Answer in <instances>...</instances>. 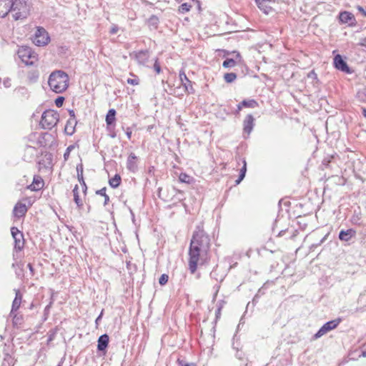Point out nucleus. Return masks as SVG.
Here are the masks:
<instances>
[{
  "instance_id": "obj_39",
  "label": "nucleus",
  "mask_w": 366,
  "mask_h": 366,
  "mask_svg": "<svg viewBox=\"0 0 366 366\" xmlns=\"http://www.w3.org/2000/svg\"><path fill=\"white\" fill-rule=\"evenodd\" d=\"M3 84L6 88H9L11 86V81L9 78H5L4 79Z\"/></svg>"
},
{
  "instance_id": "obj_34",
  "label": "nucleus",
  "mask_w": 366,
  "mask_h": 366,
  "mask_svg": "<svg viewBox=\"0 0 366 366\" xmlns=\"http://www.w3.org/2000/svg\"><path fill=\"white\" fill-rule=\"evenodd\" d=\"M97 194L104 197V204H107L109 200V196L106 194V188H102L98 191H97Z\"/></svg>"
},
{
  "instance_id": "obj_50",
  "label": "nucleus",
  "mask_w": 366,
  "mask_h": 366,
  "mask_svg": "<svg viewBox=\"0 0 366 366\" xmlns=\"http://www.w3.org/2000/svg\"><path fill=\"white\" fill-rule=\"evenodd\" d=\"M157 20H158V19H157V17H155V16H152V17L150 19V21H154V23H157Z\"/></svg>"
},
{
  "instance_id": "obj_56",
  "label": "nucleus",
  "mask_w": 366,
  "mask_h": 366,
  "mask_svg": "<svg viewBox=\"0 0 366 366\" xmlns=\"http://www.w3.org/2000/svg\"><path fill=\"white\" fill-rule=\"evenodd\" d=\"M57 366H62L61 364H59Z\"/></svg>"
},
{
  "instance_id": "obj_24",
  "label": "nucleus",
  "mask_w": 366,
  "mask_h": 366,
  "mask_svg": "<svg viewBox=\"0 0 366 366\" xmlns=\"http://www.w3.org/2000/svg\"><path fill=\"white\" fill-rule=\"evenodd\" d=\"M115 114L116 111L114 109L109 110L106 117V122L108 125H111L115 122Z\"/></svg>"
},
{
  "instance_id": "obj_49",
  "label": "nucleus",
  "mask_w": 366,
  "mask_h": 366,
  "mask_svg": "<svg viewBox=\"0 0 366 366\" xmlns=\"http://www.w3.org/2000/svg\"><path fill=\"white\" fill-rule=\"evenodd\" d=\"M243 107L242 102L237 105V112L240 111Z\"/></svg>"
},
{
  "instance_id": "obj_33",
  "label": "nucleus",
  "mask_w": 366,
  "mask_h": 366,
  "mask_svg": "<svg viewBox=\"0 0 366 366\" xmlns=\"http://www.w3.org/2000/svg\"><path fill=\"white\" fill-rule=\"evenodd\" d=\"M179 179L181 182L190 183L192 182V177L185 173H181Z\"/></svg>"
},
{
  "instance_id": "obj_51",
  "label": "nucleus",
  "mask_w": 366,
  "mask_h": 366,
  "mask_svg": "<svg viewBox=\"0 0 366 366\" xmlns=\"http://www.w3.org/2000/svg\"><path fill=\"white\" fill-rule=\"evenodd\" d=\"M362 355L363 357H366V350H363V351L362 352Z\"/></svg>"
},
{
  "instance_id": "obj_7",
  "label": "nucleus",
  "mask_w": 366,
  "mask_h": 366,
  "mask_svg": "<svg viewBox=\"0 0 366 366\" xmlns=\"http://www.w3.org/2000/svg\"><path fill=\"white\" fill-rule=\"evenodd\" d=\"M340 323V320L337 319L334 320L329 321L324 324L322 327L317 331V332L314 335V339H318L330 331L335 329L338 325Z\"/></svg>"
},
{
  "instance_id": "obj_40",
  "label": "nucleus",
  "mask_w": 366,
  "mask_h": 366,
  "mask_svg": "<svg viewBox=\"0 0 366 366\" xmlns=\"http://www.w3.org/2000/svg\"><path fill=\"white\" fill-rule=\"evenodd\" d=\"M119 31V27L117 25H113L111 28L110 33L114 34Z\"/></svg>"
},
{
  "instance_id": "obj_28",
  "label": "nucleus",
  "mask_w": 366,
  "mask_h": 366,
  "mask_svg": "<svg viewBox=\"0 0 366 366\" xmlns=\"http://www.w3.org/2000/svg\"><path fill=\"white\" fill-rule=\"evenodd\" d=\"M121 182V177L119 175L116 174L113 178L109 179V184L112 187H117Z\"/></svg>"
},
{
  "instance_id": "obj_46",
  "label": "nucleus",
  "mask_w": 366,
  "mask_h": 366,
  "mask_svg": "<svg viewBox=\"0 0 366 366\" xmlns=\"http://www.w3.org/2000/svg\"><path fill=\"white\" fill-rule=\"evenodd\" d=\"M9 360H11V362L13 361V360L11 359V357H9V356H7V357H6V358H4V362H3V366H6V365H5V362H6V361H9Z\"/></svg>"
},
{
  "instance_id": "obj_18",
  "label": "nucleus",
  "mask_w": 366,
  "mask_h": 366,
  "mask_svg": "<svg viewBox=\"0 0 366 366\" xmlns=\"http://www.w3.org/2000/svg\"><path fill=\"white\" fill-rule=\"evenodd\" d=\"M340 21L344 24H352L354 16L348 11H342L339 16Z\"/></svg>"
},
{
  "instance_id": "obj_9",
  "label": "nucleus",
  "mask_w": 366,
  "mask_h": 366,
  "mask_svg": "<svg viewBox=\"0 0 366 366\" xmlns=\"http://www.w3.org/2000/svg\"><path fill=\"white\" fill-rule=\"evenodd\" d=\"M179 80L181 81L182 86H183L185 89V91L188 93H194V90L192 87L191 81L187 78L184 70H181L179 71Z\"/></svg>"
},
{
  "instance_id": "obj_47",
  "label": "nucleus",
  "mask_w": 366,
  "mask_h": 366,
  "mask_svg": "<svg viewBox=\"0 0 366 366\" xmlns=\"http://www.w3.org/2000/svg\"><path fill=\"white\" fill-rule=\"evenodd\" d=\"M69 114L71 116V119H75L74 112L73 110L69 111Z\"/></svg>"
},
{
  "instance_id": "obj_36",
  "label": "nucleus",
  "mask_w": 366,
  "mask_h": 366,
  "mask_svg": "<svg viewBox=\"0 0 366 366\" xmlns=\"http://www.w3.org/2000/svg\"><path fill=\"white\" fill-rule=\"evenodd\" d=\"M168 279H169L168 275L163 274L161 275V277L159 280V282L161 285H164L167 282Z\"/></svg>"
},
{
  "instance_id": "obj_48",
  "label": "nucleus",
  "mask_w": 366,
  "mask_h": 366,
  "mask_svg": "<svg viewBox=\"0 0 366 366\" xmlns=\"http://www.w3.org/2000/svg\"><path fill=\"white\" fill-rule=\"evenodd\" d=\"M27 267L29 269V270L31 271V274H33V267H32V265L31 264H27Z\"/></svg>"
},
{
  "instance_id": "obj_41",
  "label": "nucleus",
  "mask_w": 366,
  "mask_h": 366,
  "mask_svg": "<svg viewBox=\"0 0 366 366\" xmlns=\"http://www.w3.org/2000/svg\"><path fill=\"white\" fill-rule=\"evenodd\" d=\"M359 45L366 48V37L360 40Z\"/></svg>"
},
{
  "instance_id": "obj_53",
  "label": "nucleus",
  "mask_w": 366,
  "mask_h": 366,
  "mask_svg": "<svg viewBox=\"0 0 366 366\" xmlns=\"http://www.w3.org/2000/svg\"><path fill=\"white\" fill-rule=\"evenodd\" d=\"M362 112H363L364 117L366 118V109H364Z\"/></svg>"
},
{
  "instance_id": "obj_22",
  "label": "nucleus",
  "mask_w": 366,
  "mask_h": 366,
  "mask_svg": "<svg viewBox=\"0 0 366 366\" xmlns=\"http://www.w3.org/2000/svg\"><path fill=\"white\" fill-rule=\"evenodd\" d=\"M76 170H77V177H78V179H79V181L81 185V187H82V193L84 195H86L87 187L84 180L83 169H81V171L79 172V167H76Z\"/></svg>"
},
{
  "instance_id": "obj_26",
  "label": "nucleus",
  "mask_w": 366,
  "mask_h": 366,
  "mask_svg": "<svg viewBox=\"0 0 366 366\" xmlns=\"http://www.w3.org/2000/svg\"><path fill=\"white\" fill-rule=\"evenodd\" d=\"M244 107L255 108L258 107V103L254 99H245L242 102Z\"/></svg>"
},
{
  "instance_id": "obj_27",
  "label": "nucleus",
  "mask_w": 366,
  "mask_h": 366,
  "mask_svg": "<svg viewBox=\"0 0 366 366\" xmlns=\"http://www.w3.org/2000/svg\"><path fill=\"white\" fill-rule=\"evenodd\" d=\"M255 1L260 9L263 10L265 13L268 12L267 4L269 3V0H255Z\"/></svg>"
},
{
  "instance_id": "obj_42",
  "label": "nucleus",
  "mask_w": 366,
  "mask_h": 366,
  "mask_svg": "<svg viewBox=\"0 0 366 366\" xmlns=\"http://www.w3.org/2000/svg\"><path fill=\"white\" fill-rule=\"evenodd\" d=\"M307 77L315 79H317V74L313 71H312L307 74Z\"/></svg>"
},
{
  "instance_id": "obj_37",
  "label": "nucleus",
  "mask_w": 366,
  "mask_h": 366,
  "mask_svg": "<svg viewBox=\"0 0 366 366\" xmlns=\"http://www.w3.org/2000/svg\"><path fill=\"white\" fill-rule=\"evenodd\" d=\"M64 98L63 97H59L55 100V104L57 107H61L63 105Z\"/></svg>"
},
{
  "instance_id": "obj_43",
  "label": "nucleus",
  "mask_w": 366,
  "mask_h": 366,
  "mask_svg": "<svg viewBox=\"0 0 366 366\" xmlns=\"http://www.w3.org/2000/svg\"><path fill=\"white\" fill-rule=\"evenodd\" d=\"M126 135H127V138H128L129 139H131V137H132V130H131L129 128H128V129H127Z\"/></svg>"
},
{
  "instance_id": "obj_1",
  "label": "nucleus",
  "mask_w": 366,
  "mask_h": 366,
  "mask_svg": "<svg viewBox=\"0 0 366 366\" xmlns=\"http://www.w3.org/2000/svg\"><path fill=\"white\" fill-rule=\"evenodd\" d=\"M210 239L204 230L198 228L191 239L189 249V269L194 274L198 267L206 264L209 259Z\"/></svg>"
},
{
  "instance_id": "obj_30",
  "label": "nucleus",
  "mask_w": 366,
  "mask_h": 366,
  "mask_svg": "<svg viewBox=\"0 0 366 366\" xmlns=\"http://www.w3.org/2000/svg\"><path fill=\"white\" fill-rule=\"evenodd\" d=\"M237 61L233 59H227L223 61L222 66L224 68H232L236 66Z\"/></svg>"
},
{
  "instance_id": "obj_25",
  "label": "nucleus",
  "mask_w": 366,
  "mask_h": 366,
  "mask_svg": "<svg viewBox=\"0 0 366 366\" xmlns=\"http://www.w3.org/2000/svg\"><path fill=\"white\" fill-rule=\"evenodd\" d=\"M242 162H243V167L240 169L239 178L236 180L237 184H239L245 177V174H246V171H247V162L244 159L242 161Z\"/></svg>"
},
{
  "instance_id": "obj_16",
  "label": "nucleus",
  "mask_w": 366,
  "mask_h": 366,
  "mask_svg": "<svg viewBox=\"0 0 366 366\" xmlns=\"http://www.w3.org/2000/svg\"><path fill=\"white\" fill-rule=\"evenodd\" d=\"M44 186V181L42 178L39 176H35L33 179V182L28 186V189L31 191H39Z\"/></svg>"
},
{
  "instance_id": "obj_3",
  "label": "nucleus",
  "mask_w": 366,
  "mask_h": 366,
  "mask_svg": "<svg viewBox=\"0 0 366 366\" xmlns=\"http://www.w3.org/2000/svg\"><path fill=\"white\" fill-rule=\"evenodd\" d=\"M31 4L28 0H13L11 12L14 20L26 19L30 13Z\"/></svg>"
},
{
  "instance_id": "obj_55",
  "label": "nucleus",
  "mask_w": 366,
  "mask_h": 366,
  "mask_svg": "<svg viewBox=\"0 0 366 366\" xmlns=\"http://www.w3.org/2000/svg\"><path fill=\"white\" fill-rule=\"evenodd\" d=\"M77 167H79V172L81 171V169H83V167H82V165L80 164V165H78Z\"/></svg>"
},
{
  "instance_id": "obj_17",
  "label": "nucleus",
  "mask_w": 366,
  "mask_h": 366,
  "mask_svg": "<svg viewBox=\"0 0 366 366\" xmlns=\"http://www.w3.org/2000/svg\"><path fill=\"white\" fill-rule=\"evenodd\" d=\"M254 126V118L252 115L248 114L244 121V131L249 134Z\"/></svg>"
},
{
  "instance_id": "obj_44",
  "label": "nucleus",
  "mask_w": 366,
  "mask_h": 366,
  "mask_svg": "<svg viewBox=\"0 0 366 366\" xmlns=\"http://www.w3.org/2000/svg\"><path fill=\"white\" fill-rule=\"evenodd\" d=\"M102 315H103V310L102 311V312L100 313V315L98 316V317L96 319V324L98 325L99 324V322L100 321V320L102 319Z\"/></svg>"
},
{
  "instance_id": "obj_19",
  "label": "nucleus",
  "mask_w": 366,
  "mask_h": 366,
  "mask_svg": "<svg viewBox=\"0 0 366 366\" xmlns=\"http://www.w3.org/2000/svg\"><path fill=\"white\" fill-rule=\"evenodd\" d=\"M109 339V336L107 334L102 335L99 337L97 348L99 351H103L107 347Z\"/></svg>"
},
{
  "instance_id": "obj_11",
  "label": "nucleus",
  "mask_w": 366,
  "mask_h": 366,
  "mask_svg": "<svg viewBox=\"0 0 366 366\" xmlns=\"http://www.w3.org/2000/svg\"><path fill=\"white\" fill-rule=\"evenodd\" d=\"M15 291H16V296L12 302L11 310L10 312V316L12 317L13 318L16 317V315L15 314V312L17 311V310L19 308L21 303V300H22V295L20 293V292L19 290H15Z\"/></svg>"
},
{
  "instance_id": "obj_45",
  "label": "nucleus",
  "mask_w": 366,
  "mask_h": 366,
  "mask_svg": "<svg viewBox=\"0 0 366 366\" xmlns=\"http://www.w3.org/2000/svg\"><path fill=\"white\" fill-rule=\"evenodd\" d=\"M357 9H358L361 13H362L364 16H366V11H365L364 9H363L362 6H357Z\"/></svg>"
},
{
  "instance_id": "obj_13",
  "label": "nucleus",
  "mask_w": 366,
  "mask_h": 366,
  "mask_svg": "<svg viewBox=\"0 0 366 366\" xmlns=\"http://www.w3.org/2000/svg\"><path fill=\"white\" fill-rule=\"evenodd\" d=\"M127 168L132 172L137 170V157L134 153H131L127 158Z\"/></svg>"
},
{
  "instance_id": "obj_20",
  "label": "nucleus",
  "mask_w": 366,
  "mask_h": 366,
  "mask_svg": "<svg viewBox=\"0 0 366 366\" xmlns=\"http://www.w3.org/2000/svg\"><path fill=\"white\" fill-rule=\"evenodd\" d=\"M72 192H73V195H74V202L76 203L77 207L79 209H81L83 207V201L80 198L79 188L77 184L75 185V187H74Z\"/></svg>"
},
{
  "instance_id": "obj_5",
  "label": "nucleus",
  "mask_w": 366,
  "mask_h": 366,
  "mask_svg": "<svg viewBox=\"0 0 366 366\" xmlns=\"http://www.w3.org/2000/svg\"><path fill=\"white\" fill-rule=\"evenodd\" d=\"M19 59L26 65H33L37 61V56L28 46H21L17 51Z\"/></svg>"
},
{
  "instance_id": "obj_38",
  "label": "nucleus",
  "mask_w": 366,
  "mask_h": 366,
  "mask_svg": "<svg viewBox=\"0 0 366 366\" xmlns=\"http://www.w3.org/2000/svg\"><path fill=\"white\" fill-rule=\"evenodd\" d=\"M154 69L157 74H159L161 72V66H160L159 64L158 63L157 59H155V61L154 64Z\"/></svg>"
},
{
  "instance_id": "obj_52",
  "label": "nucleus",
  "mask_w": 366,
  "mask_h": 366,
  "mask_svg": "<svg viewBox=\"0 0 366 366\" xmlns=\"http://www.w3.org/2000/svg\"><path fill=\"white\" fill-rule=\"evenodd\" d=\"M182 366H196V365H194V364H185L184 365H182Z\"/></svg>"
},
{
  "instance_id": "obj_8",
  "label": "nucleus",
  "mask_w": 366,
  "mask_h": 366,
  "mask_svg": "<svg viewBox=\"0 0 366 366\" xmlns=\"http://www.w3.org/2000/svg\"><path fill=\"white\" fill-rule=\"evenodd\" d=\"M11 235L14 239V247L17 250H21L24 244V236L21 232H20L16 227H11Z\"/></svg>"
},
{
  "instance_id": "obj_54",
  "label": "nucleus",
  "mask_w": 366,
  "mask_h": 366,
  "mask_svg": "<svg viewBox=\"0 0 366 366\" xmlns=\"http://www.w3.org/2000/svg\"><path fill=\"white\" fill-rule=\"evenodd\" d=\"M237 59H239V61H240L241 56L239 53L237 54Z\"/></svg>"
},
{
  "instance_id": "obj_15",
  "label": "nucleus",
  "mask_w": 366,
  "mask_h": 366,
  "mask_svg": "<svg viewBox=\"0 0 366 366\" xmlns=\"http://www.w3.org/2000/svg\"><path fill=\"white\" fill-rule=\"evenodd\" d=\"M135 58L139 64L148 66L149 55L147 51H140L135 54Z\"/></svg>"
},
{
  "instance_id": "obj_2",
  "label": "nucleus",
  "mask_w": 366,
  "mask_h": 366,
  "mask_svg": "<svg viewBox=\"0 0 366 366\" xmlns=\"http://www.w3.org/2000/svg\"><path fill=\"white\" fill-rule=\"evenodd\" d=\"M69 81V78L66 72L61 70H56L50 74L48 83L53 92L55 93H62L68 88Z\"/></svg>"
},
{
  "instance_id": "obj_35",
  "label": "nucleus",
  "mask_w": 366,
  "mask_h": 366,
  "mask_svg": "<svg viewBox=\"0 0 366 366\" xmlns=\"http://www.w3.org/2000/svg\"><path fill=\"white\" fill-rule=\"evenodd\" d=\"M134 76V78H132V79H127V83L129 84H131V85H138L139 84V78L137 76H134V75H132Z\"/></svg>"
},
{
  "instance_id": "obj_32",
  "label": "nucleus",
  "mask_w": 366,
  "mask_h": 366,
  "mask_svg": "<svg viewBox=\"0 0 366 366\" xmlns=\"http://www.w3.org/2000/svg\"><path fill=\"white\" fill-rule=\"evenodd\" d=\"M75 148H76V145L75 144L69 145L66 148V151H65V152L64 154V159L65 162L68 160L71 152L73 151Z\"/></svg>"
},
{
  "instance_id": "obj_14",
  "label": "nucleus",
  "mask_w": 366,
  "mask_h": 366,
  "mask_svg": "<svg viewBox=\"0 0 366 366\" xmlns=\"http://www.w3.org/2000/svg\"><path fill=\"white\" fill-rule=\"evenodd\" d=\"M27 210L28 208L26 206V204L19 202L15 205L13 212L15 217L19 218L24 217L26 213Z\"/></svg>"
},
{
  "instance_id": "obj_6",
  "label": "nucleus",
  "mask_w": 366,
  "mask_h": 366,
  "mask_svg": "<svg viewBox=\"0 0 366 366\" xmlns=\"http://www.w3.org/2000/svg\"><path fill=\"white\" fill-rule=\"evenodd\" d=\"M50 41V37L48 32L43 27H37L34 36L33 42L38 46H43L49 44Z\"/></svg>"
},
{
  "instance_id": "obj_23",
  "label": "nucleus",
  "mask_w": 366,
  "mask_h": 366,
  "mask_svg": "<svg viewBox=\"0 0 366 366\" xmlns=\"http://www.w3.org/2000/svg\"><path fill=\"white\" fill-rule=\"evenodd\" d=\"M76 124L75 119H70L68 120L65 127V131L67 134L71 135L74 132V125Z\"/></svg>"
},
{
  "instance_id": "obj_29",
  "label": "nucleus",
  "mask_w": 366,
  "mask_h": 366,
  "mask_svg": "<svg viewBox=\"0 0 366 366\" xmlns=\"http://www.w3.org/2000/svg\"><path fill=\"white\" fill-rule=\"evenodd\" d=\"M237 79V75L235 73H226L224 75V79L227 83H232Z\"/></svg>"
},
{
  "instance_id": "obj_31",
  "label": "nucleus",
  "mask_w": 366,
  "mask_h": 366,
  "mask_svg": "<svg viewBox=\"0 0 366 366\" xmlns=\"http://www.w3.org/2000/svg\"><path fill=\"white\" fill-rule=\"evenodd\" d=\"M191 8L192 5L189 4L188 3H184L179 6L178 11L181 14H185L189 11Z\"/></svg>"
},
{
  "instance_id": "obj_21",
  "label": "nucleus",
  "mask_w": 366,
  "mask_h": 366,
  "mask_svg": "<svg viewBox=\"0 0 366 366\" xmlns=\"http://www.w3.org/2000/svg\"><path fill=\"white\" fill-rule=\"evenodd\" d=\"M355 234V232L352 229H347L346 231L342 230L339 234L340 239L342 241H349L352 235Z\"/></svg>"
},
{
  "instance_id": "obj_4",
  "label": "nucleus",
  "mask_w": 366,
  "mask_h": 366,
  "mask_svg": "<svg viewBox=\"0 0 366 366\" xmlns=\"http://www.w3.org/2000/svg\"><path fill=\"white\" fill-rule=\"evenodd\" d=\"M59 119V114L54 110L49 109L42 114L40 124L44 129H51L56 125Z\"/></svg>"
},
{
  "instance_id": "obj_12",
  "label": "nucleus",
  "mask_w": 366,
  "mask_h": 366,
  "mask_svg": "<svg viewBox=\"0 0 366 366\" xmlns=\"http://www.w3.org/2000/svg\"><path fill=\"white\" fill-rule=\"evenodd\" d=\"M334 64H335V68H337V69H339L342 71L346 72V73L350 72V69H349L347 64L342 59V56L340 54H337L335 56Z\"/></svg>"
},
{
  "instance_id": "obj_10",
  "label": "nucleus",
  "mask_w": 366,
  "mask_h": 366,
  "mask_svg": "<svg viewBox=\"0 0 366 366\" xmlns=\"http://www.w3.org/2000/svg\"><path fill=\"white\" fill-rule=\"evenodd\" d=\"M13 0H0V17H5L12 9Z\"/></svg>"
}]
</instances>
